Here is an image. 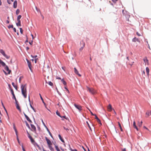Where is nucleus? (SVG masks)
<instances>
[{
    "mask_svg": "<svg viewBox=\"0 0 151 151\" xmlns=\"http://www.w3.org/2000/svg\"><path fill=\"white\" fill-rule=\"evenodd\" d=\"M27 86L26 84L22 85L21 86L22 93L25 98L27 97Z\"/></svg>",
    "mask_w": 151,
    "mask_h": 151,
    "instance_id": "nucleus-1",
    "label": "nucleus"
},
{
    "mask_svg": "<svg viewBox=\"0 0 151 151\" xmlns=\"http://www.w3.org/2000/svg\"><path fill=\"white\" fill-rule=\"evenodd\" d=\"M45 140L47 141L48 147L51 151H54V149L52 147V144L51 141L48 139L47 137H45Z\"/></svg>",
    "mask_w": 151,
    "mask_h": 151,
    "instance_id": "nucleus-2",
    "label": "nucleus"
},
{
    "mask_svg": "<svg viewBox=\"0 0 151 151\" xmlns=\"http://www.w3.org/2000/svg\"><path fill=\"white\" fill-rule=\"evenodd\" d=\"M0 53H1L6 58L9 59L10 58L9 56L7 55L5 53V52L2 49H0Z\"/></svg>",
    "mask_w": 151,
    "mask_h": 151,
    "instance_id": "nucleus-3",
    "label": "nucleus"
},
{
    "mask_svg": "<svg viewBox=\"0 0 151 151\" xmlns=\"http://www.w3.org/2000/svg\"><path fill=\"white\" fill-rule=\"evenodd\" d=\"M87 88L89 92L93 94H94L96 93V91L93 88H90L87 87Z\"/></svg>",
    "mask_w": 151,
    "mask_h": 151,
    "instance_id": "nucleus-4",
    "label": "nucleus"
},
{
    "mask_svg": "<svg viewBox=\"0 0 151 151\" xmlns=\"http://www.w3.org/2000/svg\"><path fill=\"white\" fill-rule=\"evenodd\" d=\"M11 93L13 96V98L14 99V100L15 101V102L17 101V100L16 98L15 95L14 94L13 90L12 89H11Z\"/></svg>",
    "mask_w": 151,
    "mask_h": 151,
    "instance_id": "nucleus-5",
    "label": "nucleus"
},
{
    "mask_svg": "<svg viewBox=\"0 0 151 151\" xmlns=\"http://www.w3.org/2000/svg\"><path fill=\"white\" fill-rule=\"evenodd\" d=\"M81 44H82V45L81 47L79 49V50L80 51H81L85 47V43L84 42H83V41H82L81 42Z\"/></svg>",
    "mask_w": 151,
    "mask_h": 151,
    "instance_id": "nucleus-6",
    "label": "nucleus"
},
{
    "mask_svg": "<svg viewBox=\"0 0 151 151\" xmlns=\"http://www.w3.org/2000/svg\"><path fill=\"white\" fill-rule=\"evenodd\" d=\"M74 106L79 111L82 110V107L81 106L76 104H74Z\"/></svg>",
    "mask_w": 151,
    "mask_h": 151,
    "instance_id": "nucleus-7",
    "label": "nucleus"
},
{
    "mask_svg": "<svg viewBox=\"0 0 151 151\" xmlns=\"http://www.w3.org/2000/svg\"><path fill=\"white\" fill-rule=\"evenodd\" d=\"M27 63L28 64V65L29 68V69L30 70H32V68H31V63L27 59Z\"/></svg>",
    "mask_w": 151,
    "mask_h": 151,
    "instance_id": "nucleus-8",
    "label": "nucleus"
},
{
    "mask_svg": "<svg viewBox=\"0 0 151 151\" xmlns=\"http://www.w3.org/2000/svg\"><path fill=\"white\" fill-rule=\"evenodd\" d=\"M143 60L145 63V65L146 64H147V65H149L148 60L147 59L146 57H145L143 59Z\"/></svg>",
    "mask_w": 151,
    "mask_h": 151,
    "instance_id": "nucleus-9",
    "label": "nucleus"
},
{
    "mask_svg": "<svg viewBox=\"0 0 151 151\" xmlns=\"http://www.w3.org/2000/svg\"><path fill=\"white\" fill-rule=\"evenodd\" d=\"M5 69L8 72L7 74H10L11 72V70H9L8 66H6L5 67Z\"/></svg>",
    "mask_w": 151,
    "mask_h": 151,
    "instance_id": "nucleus-10",
    "label": "nucleus"
},
{
    "mask_svg": "<svg viewBox=\"0 0 151 151\" xmlns=\"http://www.w3.org/2000/svg\"><path fill=\"white\" fill-rule=\"evenodd\" d=\"M16 108H17L20 112L21 111V109H20L19 106V104H18V101H17V102H16Z\"/></svg>",
    "mask_w": 151,
    "mask_h": 151,
    "instance_id": "nucleus-11",
    "label": "nucleus"
},
{
    "mask_svg": "<svg viewBox=\"0 0 151 151\" xmlns=\"http://www.w3.org/2000/svg\"><path fill=\"white\" fill-rule=\"evenodd\" d=\"M24 115L25 116V117L26 119L29 122L32 123V121L30 119L29 117L25 114V113H24Z\"/></svg>",
    "mask_w": 151,
    "mask_h": 151,
    "instance_id": "nucleus-12",
    "label": "nucleus"
},
{
    "mask_svg": "<svg viewBox=\"0 0 151 151\" xmlns=\"http://www.w3.org/2000/svg\"><path fill=\"white\" fill-rule=\"evenodd\" d=\"M107 109L108 111H112V106L110 104H109V105L107 106Z\"/></svg>",
    "mask_w": 151,
    "mask_h": 151,
    "instance_id": "nucleus-13",
    "label": "nucleus"
},
{
    "mask_svg": "<svg viewBox=\"0 0 151 151\" xmlns=\"http://www.w3.org/2000/svg\"><path fill=\"white\" fill-rule=\"evenodd\" d=\"M31 127L32 128V131L33 132H35L36 131V128L35 126L32 124H31Z\"/></svg>",
    "mask_w": 151,
    "mask_h": 151,
    "instance_id": "nucleus-14",
    "label": "nucleus"
},
{
    "mask_svg": "<svg viewBox=\"0 0 151 151\" xmlns=\"http://www.w3.org/2000/svg\"><path fill=\"white\" fill-rule=\"evenodd\" d=\"M74 72L75 73L78 75L79 76L81 77V75H80L79 73H78V70H77V69L76 68H74Z\"/></svg>",
    "mask_w": 151,
    "mask_h": 151,
    "instance_id": "nucleus-15",
    "label": "nucleus"
},
{
    "mask_svg": "<svg viewBox=\"0 0 151 151\" xmlns=\"http://www.w3.org/2000/svg\"><path fill=\"white\" fill-rule=\"evenodd\" d=\"M28 137L29 138L31 142L32 143H33L35 142V140L32 138V137L30 136V135H29V136H28Z\"/></svg>",
    "mask_w": 151,
    "mask_h": 151,
    "instance_id": "nucleus-16",
    "label": "nucleus"
},
{
    "mask_svg": "<svg viewBox=\"0 0 151 151\" xmlns=\"http://www.w3.org/2000/svg\"><path fill=\"white\" fill-rule=\"evenodd\" d=\"M17 6V1L16 0L14 1L13 3V7L14 8H16Z\"/></svg>",
    "mask_w": 151,
    "mask_h": 151,
    "instance_id": "nucleus-17",
    "label": "nucleus"
},
{
    "mask_svg": "<svg viewBox=\"0 0 151 151\" xmlns=\"http://www.w3.org/2000/svg\"><path fill=\"white\" fill-rule=\"evenodd\" d=\"M133 127L134 128L136 129L137 131L138 130V128L137 127V126L136 125V123H135V121H134L133 122Z\"/></svg>",
    "mask_w": 151,
    "mask_h": 151,
    "instance_id": "nucleus-18",
    "label": "nucleus"
},
{
    "mask_svg": "<svg viewBox=\"0 0 151 151\" xmlns=\"http://www.w3.org/2000/svg\"><path fill=\"white\" fill-rule=\"evenodd\" d=\"M146 114L147 115V116H146V117H148L150 115H151V111H150V112L148 111H147L146 113Z\"/></svg>",
    "mask_w": 151,
    "mask_h": 151,
    "instance_id": "nucleus-19",
    "label": "nucleus"
},
{
    "mask_svg": "<svg viewBox=\"0 0 151 151\" xmlns=\"http://www.w3.org/2000/svg\"><path fill=\"white\" fill-rule=\"evenodd\" d=\"M95 119H96L97 120V121L100 124H101V122L100 120L99 119V118L97 117L96 115H95Z\"/></svg>",
    "mask_w": 151,
    "mask_h": 151,
    "instance_id": "nucleus-20",
    "label": "nucleus"
},
{
    "mask_svg": "<svg viewBox=\"0 0 151 151\" xmlns=\"http://www.w3.org/2000/svg\"><path fill=\"white\" fill-rule=\"evenodd\" d=\"M0 64L3 66H6L5 63L1 60H0Z\"/></svg>",
    "mask_w": 151,
    "mask_h": 151,
    "instance_id": "nucleus-21",
    "label": "nucleus"
},
{
    "mask_svg": "<svg viewBox=\"0 0 151 151\" xmlns=\"http://www.w3.org/2000/svg\"><path fill=\"white\" fill-rule=\"evenodd\" d=\"M146 73L147 74V75L148 76H149V71H150L149 68L148 67H146Z\"/></svg>",
    "mask_w": 151,
    "mask_h": 151,
    "instance_id": "nucleus-22",
    "label": "nucleus"
},
{
    "mask_svg": "<svg viewBox=\"0 0 151 151\" xmlns=\"http://www.w3.org/2000/svg\"><path fill=\"white\" fill-rule=\"evenodd\" d=\"M132 41L134 42H136V41L139 42V39L135 37L133 39Z\"/></svg>",
    "mask_w": 151,
    "mask_h": 151,
    "instance_id": "nucleus-23",
    "label": "nucleus"
},
{
    "mask_svg": "<svg viewBox=\"0 0 151 151\" xmlns=\"http://www.w3.org/2000/svg\"><path fill=\"white\" fill-rule=\"evenodd\" d=\"M142 123H143V122H142V121H141L140 122H138V126L139 127H141L142 126Z\"/></svg>",
    "mask_w": 151,
    "mask_h": 151,
    "instance_id": "nucleus-24",
    "label": "nucleus"
},
{
    "mask_svg": "<svg viewBox=\"0 0 151 151\" xmlns=\"http://www.w3.org/2000/svg\"><path fill=\"white\" fill-rule=\"evenodd\" d=\"M58 137L60 139V140L63 142L64 143L65 142L64 140L63 139L62 137H61V136L60 134H59Z\"/></svg>",
    "mask_w": 151,
    "mask_h": 151,
    "instance_id": "nucleus-25",
    "label": "nucleus"
},
{
    "mask_svg": "<svg viewBox=\"0 0 151 151\" xmlns=\"http://www.w3.org/2000/svg\"><path fill=\"white\" fill-rule=\"evenodd\" d=\"M18 22L16 23V25L17 26H21V22L20 20L19 21H17Z\"/></svg>",
    "mask_w": 151,
    "mask_h": 151,
    "instance_id": "nucleus-26",
    "label": "nucleus"
},
{
    "mask_svg": "<svg viewBox=\"0 0 151 151\" xmlns=\"http://www.w3.org/2000/svg\"><path fill=\"white\" fill-rule=\"evenodd\" d=\"M118 125L119 126V127H120V128L121 129V131H123V130L122 128V127H121V124H120V123L119 122H118Z\"/></svg>",
    "mask_w": 151,
    "mask_h": 151,
    "instance_id": "nucleus-27",
    "label": "nucleus"
},
{
    "mask_svg": "<svg viewBox=\"0 0 151 151\" xmlns=\"http://www.w3.org/2000/svg\"><path fill=\"white\" fill-rule=\"evenodd\" d=\"M55 147L57 151H60L59 148L57 146L55 145Z\"/></svg>",
    "mask_w": 151,
    "mask_h": 151,
    "instance_id": "nucleus-28",
    "label": "nucleus"
},
{
    "mask_svg": "<svg viewBox=\"0 0 151 151\" xmlns=\"http://www.w3.org/2000/svg\"><path fill=\"white\" fill-rule=\"evenodd\" d=\"M61 81L62 82V83H63V84L64 85H66V82L63 79L61 80Z\"/></svg>",
    "mask_w": 151,
    "mask_h": 151,
    "instance_id": "nucleus-29",
    "label": "nucleus"
},
{
    "mask_svg": "<svg viewBox=\"0 0 151 151\" xmlns=\"http://www.w3.org/2000/svg\"><path fill=\"white\" fill-rule=\"evenodd\" d=\"M12 84L14 87L16 89H17V86L15 85L14 83V82L12 83Z\"/></svg>",
    "mask_w": 151,
    "mask_h": 151,
    "instance_id": "nucleus-30",
    "label": "nucleus"
},
{
    "mask_svg": "<svg viewBox=\"0 0 151 151\" xmlns=\"http://www.w3.org/2000/svg\"><path fill=\"white\" fill-rule=\"evenodd\" d=\"M39 95H40V98H41V99L42 101V102H43V103H44V104H45V103L44 102V101L43 99V98H42V96H41V94L40 93V94H39Z\"/></svg>",
    "mask_w": 151,
    "mask_h": 151,
    "instance_id": "nucleus-31",
    "label": "nucleus"
},
{
    "mask_svg": "<svg viewBox=\"0 0 151 151\" xmlns=\"http://www.w3.org/2000/svg\"><path fill=\"white\" fill-rule=\"evenodd\" d=\"M21 15H19L18 17H17V21H19V20H20V19H21Z\"/></svg>",
    "mask_w": 151,
    "mask_h": 151,
    "instance_id": "nucleus-32",
    "label": "nucleus"
},
{
    "mask_svg": "<svg viewBox=\"0 0 151 151\" xmlns=\"http://www.w3.org/2000/svg\"><path fill=\"white\" fill-rule=\"evenodd\" d=\"M47 131H48L49 133V134L51 136V137H52V136L51 134V132H50L49 131V130L48 129V128H47Z\"/></svg>",
    "mask_w": 151,
    "mask_h": 151,
    "instance_id": "nucleus-33",
    "label": "nucleus"
},
{
    "mask_svg": "<svg viewBox=\"0 0 151 151\" xmlns=\"http://www.w3.org/2000/svg\"><path fill=\"white\" fill-rule=\"evenodd\" d=\"M20 12L19 10L18 9H17L16 11V14L17 15H18L19 14Z\"/></svg>",
    "mask_w": 151,
    "mask_h": 151,
    "instance_id": "nucleus-34",
    "label": "nucleus"
},
{
    "mask_svg": "<svg viewBox=\"0 0 151 151\" xmlns=\"http://www.w3.org/2000/svg\"><path fill=\"white\" fill-rule=\"evenodd\" d=\"M56 114H57V115L58 116H59L60 117H62V116H60V114L59 112L58 111H56Z\"/></svg>",
    "mask_w": 151,
    "mask_h": 151,
    "instance_id": "nucleus-35",
    "label": "nucleus"
},
{
    "mask_svg": "<svg viewBox=\"0 0 151 151\" xmlns=\"http://www.w3.org/2000/svg\"><path fill=\"white\" fill-rule=\"evenodd\" d=\"M48 84L50 86H52L53 85V83L51 81L49 82Z\"/></svg>",
    "mask_w": 151,
    "mask_h": 151,
    "instance_id": "nucleus-36",
    "label": "nucleus"
},
{
    "mask_svg": "<svg viewBox=\"0 0 151 151\" xmlns=\"http://www.w3.org/2000/svg\"><path fill=\"white\" fill-rule=\"evenodd\" d=\"M13 25H9V26H8V27L9 29H10L11 28H13Z\"/></svg>",
    "mask_w": 151,
    "mask_h": 151,
    "instance_id": "nucleus-37",
    "label": "nucleus"
},
{
    "mask_svg": "<svg viewBox=\"0 0 151 151\" xmlns=\"http://www.w3.org/2000/svg\"><path fill=\"white\" fill-rule=\"evenodd\" d=\"M19 29L20 30V32H21V33L22 34L23 33V31L22 29V28H19Z\"/></svg>",
    "mask_w": 151,
    "mask_h": 151,
    "instance_id": "nucleus-38",
    "label": "nucleus"
},
{
    "mask_svg": "<svg viewBox=\"0 0 151 151\" xmlns=\"http://www.w3.org/2000/svg\"><path fill=\"white\" fill-rule=\"evenodd\" d=\"M14 130H15V132H16V134H17V129L16 128V127H15V126H14Z\"/></svg>",
    "mask_w": 151,
    "mask_h": 151,
    "instance_id": "nucleus-39",
    "label": "nucleus"
},
{
    "mask_svg": "<svg viewBox=\"0 0 151 151\" xmlns=\"http://www.w3.org/2000/svg\"><path fill=\"white\" fill-rule=\"evenodd\" d=\"M31 56L33 58H36L37 57V55H36L34 56H33L32 55H31Z\"/></svg>",
    "mask_w": 151,
    "mask_h": 151,
    "instance_id": "nucleus-40",
    "label": "nucleus"
},
{
    "mask_svg": "<svg viewBox=\"0 0 151 151\" xmlns=\"http://www.w3.org/2000/svg\"><path fill=\"white\" fill-rule=\"evenodd\" d=\"M118 0H112V1L114 3H115Z\"/></svg>",
    "mask_w": 151,
    "mask_h": 151,
    "instance_id": "nucleus-41",
    "label": "nucleus"
},
{
    "mask_svg": "<svg viewBox=\"0 0 151 151\" xmlns=\"http://www.w3.org/2000/svg\"><path fill=\"white\" fill-rule=\"evenodd\" d=\"M22 148L23 151H26L22 145Z\"/></svg>",
    "mask_w": 151,
    "mask_h": 151,
    "instance_id": "nucleus-42",
    "label": "nucleus"
},
{
    "mask_svg": "<svg viewBox=\"0 0 151 151\" xmlns=\"http://www.w3.org/2000/svg\"><path fill=\"white\" fill-rule=\"evenodd\" d=\"M136 34H137V35L138 36H141L140 34H139L138 33V32H137V33H136Z\"/></svg>",
    "mask_w": 151,
    "mask_h": 151,
    "instance_id": "nucleus-43",
    "label": "nucleus"
},
{
    "mask_svg": "<svg viewBox=\"0 0 151 151\" xmlns=\"http://www.w3.org/2000/svg\"><path fill=\"white\" fill-rule=\"evenodd\" d=\"M143 128L144 129H147L148 130H149V129L145 126H143Z\"/></svg>",
    "mask_w": 151,
    "mask_h": 151,
    "instance_id": "nucleus-44",
    "label": "nucleus"
},
{
    "mask_svg": "<svg viewBox=\"0 0 151 151\" xmlns=\"http://www.w3.org/2000/svg\"><path fill=\"white\" fill-rule=\"evenodd\" d=\"M13 30H14V32H16V28H13Z\"/></svg>",
    "mask_w": 151,
    "mask_h": 151,
    "instance_id": "nucleus-45",
    "label": "nucleus"
},
{
    "mask_svg": "<svg viewBox=\"0 0 151 151\" xmlns=\"http://www.w3.org/2000/svg\"><path fill=\"white\" fill-rule=\"evenodd\" d=\"M7 2L9 4H10L11 3L9 0H7Z\"/></svg>",
    "mask_w": 151,
    "mask_h": 151,
    "instance_id": "nucleus-46",
    "label": "nucleus"
},
{
    "mask_svg": "<svg viewBox=\"0 0 151 151\" xmlns=\"http://www.w3.org/2000/svg\"><path fill=\"white\" fill-rule=\"evenodd\" d=\"M42 123L44 125V126H45V127L46 128H47L46 126H45L44 122H43V120H42Z\"/></svg>",
    "mask_w": 151,
    "mask_h": 151,
    "instance_id": "nucleus-47",
    "label": "nucleus"
},
{
    "mask_svg": "<svg viewBox=\"0 0 151 151\" xmlns=\"http://www.w3.org/2000/svg\"><path fill=\"white\" fill-rule=\"evenodd\" d=\"M63 128H64V129H65L67 131H68V130H69V129H68V128H65V127H63Z\"/></svg>",
    "mask_w": 151,
    "mask_h": 151,
    "instance_id": "nucleus-48",
    "label": "nucleus"
},
{
    "mask_svg": "<svg viewBox=\"0 0 151 151\" xmlns=\"http://www.w3.org/2000/svg\"><path fill=\"white\" fill-rule=\"evenodd\" d=\"M90 112L92 115L95 116V115H96L95 114H93L91 111H90Z\"/></svg>",
    "mask_w": 151,
    "mask_h": 151,
    "instance_id": "nucleus-49",
    "label": "nucleus"
},
{
    "mask_svg": "<svg viewBox=\"0 0 151 151\" xmlns=\"http://www.w3.org/2000/svg\"><path fill=\"white\" fill-rule=\"evenodd\" d=\"M122 151H126V148L122 149Z\"/></svg>",
    "mask_w": 151,
    "mask_h": 151,
    "instance_id": "nucleus-50",
    "label": "nucleus"
},
{
    "mask_svg": "<svg viewBox=\"0 0 151 151\" xmlns=\"http://www.w3.org/2000/svg\"><path fill=\"white\" fill-rule=\"evenodd\" d=\"M30 105L31 108L34 111V108L32 107V106L30 104Z\"/></svg>",
    "mask_w": 151,
    "mask_h": 151,
    "instance_id": "nucleus-51",
    "label": "nucleus"
},
{
    "mask_svg": "<svg viewBox=\"0 0 151 151\" xmlns=\"http://www.w3.org/2000/svg\"><path fill=\"white\" fill-rule=\"evenodd\" d=\"M26 125L29 128H30L29 126V124H28V123L26 122Z\"/></svg>",
    "mask_w": 151,
    "mask_h": 151,
    "instance_id": "nucleus-52",
    "label": "nucleus"
},
{
    "mask_svg": "<svg viewBox=\"0 0 151 151\" xmlns=\"http://www.w3.org/2000/svg\"><path fill=\"white\" fill-rule=\"evenodd\" d=\"M86 123H87V124H88V127L90 128V129L91 130V128L89 126V125L88 123V122H86Z\"/></svg>",
    "mask_w": 151,
    "mask_h": 151,
    "instance_id": "nucleus-53",
    "label": "nucleus"
},
{
    "mask_svg": "<svg viewBox=\"0 0 151 151\" xmlns=\"http://www.w3.org/2000/svg\"><path fill=\"white\" fill-rule=\"evenodd\" d=\"M71 151H77V150L76 149H71Z\"/></svg>",
    "mask_w": 151,
    "mask_h": 151,
    "instance_id": "nucleus-54",
    "label": "nucleus"
},
{
    "mask_svg": "<svg viewBox=\"0 0 151 151\" xmlns=\"http://www.w3.org/2000/svg\"><path fill=\"white\" fill-rule=\"evenodd\" d=\"M1 103L2 105L3 106V107H4V109H5V107L4 106V105L3 103L2 102V101H1Z\"/></svg>",
    "mask_w": 151,
    "mask_h": 151,
    "instance_id": "nucleus-55",
    "label": "nucleus"
},
{
    "mask_svg": "<svg viewBox=\"0 0 151 151\" xmlns=\"http://www.w3.org/2000/svg\"><path fill=\"white\" fill-rule=\"evenodd\" d=\"M38 60V58H35V63H36L37 62V60Z\"/></svg>",
    "mask_w": 151,
    "mask_h": 151,
    "instance_id": "nucleus-56",
    "label": "nucleus"
},
{
    "mask_svg": "<svg viewBox=\"0 0 151 151\" xmlns=\"http://www.w3.org/2000/svg\"><path fill=\"white\" fill-rule=\"evenodd\" d=\"M6 23L7 24H9V20H7L6 21Z\"/></svg>",
    "mask_w": 151,
    "mask_h": 151,
    "instance_id": "nucleus-57",
    "label": "nucleus"
},
{
    "mask_svg": "<svg viewBox=\"0 0 151 151\" xmlns=\"http://www.w3.org/2000/svg\"><path fill=\"white\" fill-rule=\"evenodd\" d=\"M29 43L31 45H32V41L31 42H29Z\"/></svg>",
    "mask_w": 151,
    "mask_h": 151,
    "instance_id": "nucleus-58",
    "label": "nucleus"
},
{
    "mask_svg": "<svg viewBox=\"0 0 151 151\" xmlns=\"http://www.w3.org/2000/svg\"><path fill=\"white\" fill-rule=\"evenodd\" d=\"M36 143V145L38 147H40L39 146V145H38L37 143Z\"/></svg>",
    "mask_w": 151,
    "mask_h": 151,
    "instance_id": "nucleus-59",
    "label": "nucleus"
},
{
    "mask_svg": "<svg viewBox=\"0 0 151 151\" xmlns=\"http://www.w3.org/2000/svg\"><path fill=\"white\" fill-rule=\"evenodd\" d=\"M29 48L28 47H26V49L27 50H28L29 49Z\"/></svg>",
    "mask_w": 151,
    "mask_h": 151,
    "instance_id": "nucleus-60",
    "label": "nucleus"
},
{
    "mask_svg": "<svg viewBox=\"0 0 151 151\" xmlns=\"http://www.w3.org/2000/svg\"><path fill=\"white\" fill-rule=\"evenodd\" d=\"M17 140L19 143H20L19 139L17 138Z\"/></svg>",
    "mask_w": 151,
    "mask_h": 151,
    "instance_id": "nucleus-61",
    "label": "nucleus"
},
{
    "mask_svg": "<svg viewBox=\"0 0 151 151\" xmlns=\"http://www.w3.org/2000/svg\"><path fill=\"white\" fill-rule=\"evenodd\" d=\"M143 74H144V75H145V71H144H144H143Z\"/></svg>",
    "mask_w": 151,
    "mask_h": 151,
    "instance_id": "nucleus-62",
    "label": "nucleus"
},
{
    "mask_svg": "<svg viewBox=\"0 0 151 151\" xmlns=\"http://www.w3.org/2000/svg\"><path fill=\"white\" fill-rule=\"evenodd\" d=\"M57 79H61V78L60 77L57 78Z\"/></svg>",
    "mask_w": 151,
    "mask_h": 151,
    "instance_id": "nucleus-63",
    "label": "nucleus"
},
{
    "mask_svg": "<svg viewBox=\"0 0 151 151\" xmlns=\"http://www.w3.org/2000/svg\"><path fill=\"white\" fill-rule=\"evenodd\" d=\"M43 150V151H46V150H45L44 149V148H43V150Z\"/></svg>",
    "mask_w": 151,
    "mask_h": 151,
    "instance_id": "nucleus-64",
    "label": "nucleus"
}]
</instances>
